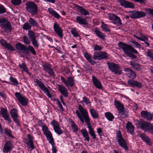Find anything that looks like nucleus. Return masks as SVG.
I'll return each instance as SVG.
<instances>
[{"mask_svg": "<svg viewBox=\"0 0 153 153\" xmlns=\"http://www.w3.org/2000/svg\"><path fill=\"white\" fill-rule=\"evenodd\" d=\"M146 132L153 135V126L152 124L149 126V128L148 129Z\"/></svg>", "mask_w": 153, "mask_h": 153, "instance_id": "nucleus-62", "label": "nucleus"}, {"mask_svg": "<svg viewBox=\"0 0 153 153\" xmlns=\"http://www.w3.org/2000/svg\"><path fill=\"white\" fill-rule=\"evenodd\" d=\"M26 10L33 16L36 15L38 11V8L37 5L34 2L29 1L25 4Z\"/></svg>", "mask_w": 153, "mask_h": 153, "instance_id": "nucleus-3", "label": "nucleus"}, {"mask_svg": "<svg viewBox=\"0 0 153 153\" xmlns=\"http://www.w3.org/2000/svg\"><path fill=\"white\" fill-rule=\"evenodd\" d=\"M42 131L48 140L53 139L52 134L49 130L48 128L46 125H44L42 126Z\"/></svg>", "mask_w": 153, "mask_h": 153, "instance_id": "nucleus-15", "label": "nucleus"}, {"mask_svg": "<svg viewBox=\"0 0 153 153\" xmlns=\"http://www.w3.org/2000/svg\"><path fill=\"white\" fill-rule=\"evenodd\" d=\"M129 12L130 17L133 19H139L146 16V13L142 11L133 10L129 11Z\"/></svg>", "mask_w": 153, "mask_h": 153, "instance_id": "nucleus-9", "label": "nucleus"}, {"mask_svg": "<svg viewBox=\"0 0 153 153\" xmlns=\"http://www.w3.org/2000/svg\"><path fill=\"white\" fill-rule=\"evenodd\" d=\"M0 114L3 118L9 123H11L12 121L10 117L7 109L6 108H1L0 111Z\"/></svg>", "mask_w": 153, "mask_h": 153, "instance_id": "nucleus-16", "label": "nucleus"}, {"mask_svg": "<svg viewBox=\"0 0 153 153\" xmlns=\"http://www.w3.org/2000/svg\"><path fill=\"white\" fill-rule=\"evenodd\" d=\"M0 27L4 33L10 32L12 30L10 22L4 18H0Z\"/></svg>", "mask_w": 153, "mask_h": 153, "instance_id": "nucleus-4", "label": "nucleus"}, {"mask_svg": "<svg viewBox=\"0 0 153 153\" xmlns=\"http://www.w3.org/2000/svg\"><path fill=\"white\" fill-rule=\"evenodd\" d=\"M118 45L128 56L132 59L136 58V56L133 53L137 54L138 53V52L131 46L122 42H119Z\"/></svg>", "mask_w": 153, "mask_h": 153, "instance_id": "nucleus-2", "label": "nucleus"}, {"mask_svg": "<svg viewBox=\"0 0 153 153\" xmlns=\"http://www.w3.org/2000/svg\"><path fill=\"white\" fill-rule=\"evenodd\" d=\"M130 65L133 69L137 71H139L141 69V66L139 64L132 62H130Z\"/></svg>", "mask_w": 153, "mask_h": 153, "instance_id": "nucleus-34", "label": "nucleus"}, {"mask_svg": "<svg viewBox=\"0 0 153 153\" xmlns=\"http://www.w3.org/2000/svg\"><path fill=\"white\" fill-rule=\"evenodd\" d=\"M33 141H28L27 143V146H30V147L32 149H34V146Z\"/></svg>", "mask_w": 153, "mask_h": 153, "instance_id": "nucleus-60", "label": "nucleus"}, {"mask_svg": "<svg viewBox=\"0 0 153 153\" xmlns=\"http://www.w3.org/2000/svg\"><path fill=\"white\" fill-rule=\"evenodd\" d=\"M53 28L54 32L62 39L63 36V31L59 25L57 23H54L53 25Z\"/></svg>", "mask_w": 153, "mask_h": 153, "instance_id": "nucleus-21", "label": "nucleus"}, {"mask_svg": "<svg viewBox=\"0 0 153 153\" xmlns=\"http://www.w3.org/2000/svg\"><path fill=\"white\" fill-rule=\"evenodd\" d=\"M27 49L28 52L30 51V52L33 55H36V51L32 46L30 45H28V48H27Z\"/></svg>", "mask_w": 153, "mask_h": 153, "instance_id": "nucleus-47", "label": "nucleus"}, {"mask_svg": "<svg viewBox=\"0 0 153 153\" xmlns=\"http://www.w3.org/2000/svg\"><path fill=\"white\" fill-rule=\"evenodd\" d=\"M67 84L66 86L68 87L69 86L71 87H73L74 85V78L72 77H69L67 79Z\"/></svg>", "mask_w": 153, "mask_h": 153, "instance_id": "nucleus-33", "label": "nucleus"}, {"mask_svg": "<svg viewBox=\"0 0 153 153\" xmlns=\"http://www.w3.org/2000/svg\"><path fill=\"white\" fill-rule=\"evenodd\" d=\"M71 127L73 131L74 132H76L78 130V127L76 124L74 123L71 125Z\"/></svg>", "mask_w": 153, "mask_h": 153, "instance_id": "nucleus-61", "label": "nucleus"}, {"mask_svg": "<svg viewBox=\"0 0 153 153\" xmlns=\"http://www.w3.org/2000/svg\"><path fill=\"white\" fill-rule=\"evenodd\" d=\"M13 144L11 142L6 141L3 149V153H8L13 147Z\"/></svg>", "mask_w": 153, "mask_h": 153, "instance_id": "nucleus-23", "label": "nucleus"}, {"mask_svg": "<svg viewBox=\"0 0 153 153\" xmlns=\"http://www.w3.org/2000/svg\"><path fill=\"white\" fill-rule=\"evenodd\" d=\"M140 137L141 139L147 144H149L150 142V138L144 134H141L140 135Z\"/></svg>", "mask_w": 153, "mask_h": 153, "instance_id": "nucleus-38", "label": "nucleus"}, {"mask_svg": "<svg viewBox=\"0 0 153 153\" xmlns=\"http://www.w3.org/2000/svg\"><path fill=\"white\" fill-rule=\"evenodd\" d=\"M77 22L81 25H86L88 24L86 18H84L82 16H77L76 19Z\"/></svg>", "mask_w": 153, "mask_h": 153, "instance_id": "nucleus-24", "label": "nucleus"}, {"mask_svg": "<svg viewBox=\"0 0 153 153\" xmlns=\"http://www.w3.org/2000/svg\"><path fill=\"white\" fill-rule=\"evenodd\" d=\"M34 83L36 84L35 85L39 86L42 91L43 92L44 94L50 98L52 97V96L49 91L48 89L46 87L44 83L41 81L37 79H35L34 81Z\"/></svg>", "mask_w": 153, "mask_h": 153, "instance_id": "nucleus-6", "label": "nucleus"}, {"mask_svg": "<svg viewBox=\"0 0 153 153\" xmlns=\"http://www.w3.org/2000/svg\"><path fill=\"white\" fill-rule=\"evenodd\" d=\"M108 18L109 20H112L113 24L117 26H120L122 25L121 19L115 15L110 14Z\"/></svg>", "mask_w": 153, "mask_h": 153, "instance_id": "nucleus-13", "label": "nucleus"}, {"mask_svg": "<svg viewBox=\"0 0 153 153\" xmlns=\"http://www.w3.org/2000/svg\"><path fill=\"white\" fill-rule=\"evenodd\" d=\"M126 127L128 132L131 134H132L134 131V127L132 123L128 121L126 125Z\"/></svg>", "mask_w": 153, "mask_h": 153, "instance_id": "nucleus-31", "label": "nucleus"}, {"mask_svg": "<svg viewBox=\"0 0 153 153\" xmlns=\"http://www.w3.org/2000/svg\"><path fill=\"white\" fill-rule=\"evenodd\" d=\"M71 34L74 37H77L79 36V32L76 30L75 28H72L71 30Z\"/></svg>", "mask_w": 153, "mask_h": 153, "instance_id": "nucleus-46", "label": "nucleus"}, {"mask_svg": "<svg viewBox=\"0 0 153 153\" xmlns=\"http://www.w3.org/2000/svg\"><path fill=\"white\" fill-rule=\"evenodd\" d=\"M48 11L49 13L55 18L57 19H59L60 18L59 15L51 7L48 8Z\"/></svg>", "mask_w": 153, "mask_h": 153, "instance_id": "nucleus-32", "label": "nucleus"}, {"mask_svg": "<svg viewBox=\"0 0 153 153\" xmlns=\"http://www.w3.org/2000/svg\"><path fill=\"white\" fill-rule=\"evenodd\" d=\"M49 143H50L52 146V153H56L57 151L56 149V147L54 146L55 144L53 139L48 140Z\"/></svg>", "mask_w": 153, "mask_h": 153, "instance_id": "nucleus-40", "label": "nucleus"}, {"mask_svg": "<svg viewBox=\"0 0 153 153\" xmlns=\"http://www.w3.org/2000/svg\"><path fill=\"white\" fill-rule=\"evenodd\" d=\"M31 25L28 22H25L22 25V29L25 30H30L31 28Z\"/></svg>", "mask_w": 153, "mask_h": 153, "instance_id": "nucleus-43", "label": "nucleus"}, {"mask_svg": "<svg viewBox=\"0 0 153 153\" xmlns=\"http://www.w3.org/2000/svg\"><path fill=\"white\" fill-rule=\"evenodd\" d=\"M79 110H76V113L79 119L81 122L84 123L85 121L88 126L89 134L92 137L93 139L96 138V135L95 134L94 129L92 128L90 119L89 118L87 111L80 105L78 106Z\"/></svg>", "mask_w": 153, "mask_h": 153, "instance_id": "nucleus-1", "label": "nucleus"}, {"mask_svg": "<svg viewBox=\"0 0 153 153\" xmlns=\"http://www.w3.org/2000/svg\"><path fill=\"white\" fill-rule=\"evenodd\" d=\"M73 6L75 8H76V10H78V11L82 15L87 16L89 14V12L83 7L75 4H73Z\"/></svg>", "mask_w": 153, "mask_h": 153, "instance_id": "nucleus-22", "label": "nucleus"}, {"mask_svg": "<svg viewBox=\"0 0 153 153\" xmlns=\"http://www.w3.org/2000/svg\"><path fill=\"white\" fill-rule=\"evenodd\" d=\"M137 124L139 125L140 128L145 131H146L152 124L150 123L138 120Z\"/></svg>", "mask_w": 153, "mask_h": 153, "instance_id": "nucleus-20", "label": "nucleus"}, {"mask_svg": "<svg viewBox=\"0 0 153 153\" xmlns=\"http://www.w3.org/2000/svg\"><path fill=\"white\" fill-rule=\"evenodd\" d=\"M90 112L92 117L93 118L96 119L98 118L99 115L97 113L93 108H91L90 109Z\"/></svg>", "mask_w": 153, "mask_h": 153, "instance_id": "nucleus-42", "label": "nucleus"}, {"mask_svg": "<svg viewBox=\"0 0 153 153\" xmlns=\"http://www.w3.org/2000/svg\"><path fill=\"white\" fill-rule=\"evenodd\" d=\"M28 35L30 39L31 42L33 46L37 48L39 47V44L37 40L36 39L35 32L33 31L30 30L28 31Z\"/></svg>", "mask_w": 153, "mask_h": 153, "instance_id": "nucleus-11", "label": "nucleus"}, {"mask_svg": "<svg viewBox=\"0 0 153 153\" xmlns=\"http://www.w3.org/2000/svg\"><path fill=\"white\" fill-rule=\"evenodd\" d=\"M54 131L58 135H61L63 134V131L61 130L60 126H58L53 129Z\"/></svg>", "mask_w": 153, "mask_h": 153, "instance_id": "nucleus-48", "label": "nucleus"}, {"mask_svg": "<svg viewBox=\"0 0 153 153\" xmlns=\"http://www.w3.org/2000/svg\"><path fill=\"white\" fill-rule=\"evenodd\" d=\"M19 68L21 69H22L23 71H25L26 72H28V70L26 67V65L25 62L23 63L22 65L19 64Z\"/></svg>", "mask_w": 153, "mask_h": 153, "instance_id": "nucleus-50", "label": "nucleus"}, {"mask_svg": "<svg viewBox=\"0 0 153 153\" xmlns=\"http://www.w3.org/2000/svg\"><path fill=\"white\" fill-rule=\"evenodd\" d=\"M124 71L126 72L127 76L128 78L132 79L136 78V75L134 72L131 69L127 68L124 69Z\"/></svg>", "mask_w": 153, "mask_h": 153, "instance_id": "nucleus-25", "label": "nucleus"}, {"mask_svg": "<svg viewBox=\"0 0 153 153\" xmlns=\"http://www.w3.org/2000/svg\"><path fill=\"white\" fill-rule=\"evenodd\" d=\"M4 47L7 49L8 50L11 51H14L15 50L13 46L9 43H7Z\"/></svg>", "mask_w": 153, "mask_h": 153, "instance_id": "nucleus-52", "label": "nucleus"}, {"mask_svg": "<svg viewBox=\"0 0 153 153\" xmlns=\"http://www.w3.org/2000/svg\"><path fill=\"white\" fill-rule=\"evenodd\" d=\"M16 49L19 51L25 54H28L29 53L27 49V47L20 42L17 43L16 45Z\"/></svg>", "mask_w": 153, "mask_h": 153, "instance_id": "nucleus-18", "label": "nucleus"}, {"mask_svg": "<svg viewBox=\"0 0 153 153\" xmlns=\"http://www.w3.org/2000/svg\"><path fill=\"white\" fill-rule=\"evenodd\" d=\"M56 101H57L56 104L58 106V107L62 111H64V108L60 102L59 100L58 99H56Z\"/></svg>", "mask_w": 153, "mask_h": 153, "instance_id": "nucleus-54", "label": "nucleus"}, {"mask_svg": "<svg viewBox=\"0 0 153 153\" xmlns=\"http://www.w3.org/2000/svg\"><path fill=\"white\" fill-rule=\"evenodd\" d=\"M92 79L94 85L95 87L99 89H101L102 86L101 82L95 76H92Z\"/></svg>", "mask_w": 153, "mask_h": 153, "instance_id": "nucleus-29", "label": "nucleus"}, {"mask_svg": "<svg viewBox=\"0 0 153 153\" xmlns=\"http://www.w3.org/2000/svg\"><path fill=\"white\" fill-rule=\"evenodd\" d=\"M23 40L24 42L27 44H29L30 43V41L29 39L26 36H24L23 37Z\"/></svg>", "mask_w": 153, "mask_h": 153, "instance_id": "nucleus-58", "label": "nucleus"}, {"mask_svg": "<svg viewBox=\"0 0 153 153\" xmlns=\"http://www.w3.org/2000/svg\"><path fill=\"white\" fill-rule=\"evenodd\" d=\"M116 139L118 142L119 145L124 149L126 151L128 149V147L127 143L124 139L122 137L120 131L117 133Z\"/></svg>", "mask_w": 153, "mask_h": 153, "instance_id": "nucleus-8", "label": "nucleus"}, {"mask_svg": "<svg viewBox=\"0 0 153 153\" xmlns=\"http://www.w3.org/2000/svg\"><path fill=\"white\" fill-rule=\"evenodd\" d=\"M94 32L97 36L100 39L103 41L105 40V33L99 30L97 28H95Z\"/></svg>", "mask_w": 153, "mask_h": 153, "instance_id": "nucleus-28", "label": "nucleus"}, {"mask_svg": "<svg viewBox=\"0 0 153 153\" xmlns=\"http://www.w3.org/2000/svg\"><path fill=\"white\" fill-rule=\"evenodd\" d=\"M12 3L14 5H18L21 3V0H11Z\"/></svg>", "mask_w": 153, "mask_h": 153, "instance_id": "nucleus-56", "label": "nucleus"}, {"mask_svg": "<svg viewBox=\"0 0 153 153\" xmlns=\"http://www.w3.org/2000/svg\"><path fill=\"white\" fill-rule=\"evenodd\" d=\"M147 56H148L153 59V51L150 49H148L147 52Z\"/></svg>", "mask_w": 153, "mask_h": 153, "instance_id": "nucleus-55", "label": "nucleus"}, {"mask_svg": "<svg viewBox=\"0 0 153 153\" xmlns=\"http://www.w3.org/2000/svg\"><path fill=\"white\" fill-rule=\"evenodd\" d=\"M10 79L11 82L13 83V84H12V85H17L19 84L18 82L17 79L14 78L13 77L10 76Z\"/></svg>", "mask_w": 153, "mask_h": 153, "instance_id": "nucleus-53", "label": "nucleus"}, {"mask_svg": "<svg viewBox=\"0 0 153 153\" xmlns=\"http://www.w3.org/2000/svg\"><path fill=\"white\" fill-rule=\"evenodd\" d=\"M28 22L31 25V27H38L39 25L36 21L34 20L32 18H29Z\"/></svg>", "mask_w": 153, "mask_h": 153, "instance_id": "nucleus-36", "label": "nucleus"}, {"mask_svg": "<svg viewBox=\"0 0 153 153\" xmlns=\"http://www.w3.org/2000/svg\"><path fill=\"white\" fill-rule=\"evenodd\" d=\"M4 133L9 137L12 138H14V137L12 134V131L10 129L8 128H6L4 129Z\"/></svg>", "mask_w": 153, "mask_h": 153, "instance_id": "nucleus-44", "label": "nucleus"}, {"mask_svg": "<svg viewBox=\"0 0 153 153\" xmlns=\"http://www.w3.org/2000/svg\"><path fill=\"white\" fill-rule=\"evenodd\" d=\"M15 95L22 106H25L28 104V99L24 96H22L20 93L16 92L15 94Z\"/></svg>", "mask_w": 153, "mask_h": 153, "instance_id": "nucleus-12", "label": "nucleus"}, {"mask_svg": "<svg viewBox=\"0 0 153 153\" xmlns=\"http://www.w3.org/2000/svg\"><path fill=\"white\" fill-rule=\"evenodd\" d=\"M82 99L83 100L80 102L81 103H83L84 102L86 105H88L89 103H90V102L89 99L86 97H83Z\"/></svg>", "mask_w": 153, "mask_h": 153, "instance_id": "nucleus-51", "label": "nucleus"}, {"mask_svg": "<svg viewBox=\"0 0 153 153\" xmlns=\"http://www.w3.org/2000/svg\"><path fill=\"white\" fill-rule=\"evenodd\" d=\"M118 2L120 6L125 8H133L134 7V4L133 3L125 0H118Z\"/></svg>", "mask_w": 153, "mask_h": 153, "instance_id": "nucleus-17", "label": "nucleus"}, {"mask_svg": "<svg viewBox=\"0 0 153 153\" xmlns=\"http://www.w3.org/2000/svg\"><path fill=\"white\" fill-rule=\"evenodd\" d=\"M128 83L129 85L133 87L135 86L139 88H141L142 86L141 83L131 79H130L128 81Z\"/></svg>", "mask_w": 153, "mask_h": 153, "instance_id": "nucleus-26", "label": "nucleus"}, {"mask_svg": "<svg viewBox=\"0 0 153 153\" xmlns=\"http://www.w3.org/2000/svg\"><path fill=\"white\" fill-rule=\"evenodd\" d=\"M6 11V9L3 5L0 6V14L4 13Z\"/></svg>", "mask_w": 153, "mask_h": 153, "instance_id": "nucleus-63", "label": "nucleus"}, {"mask_svg": "<svg viewBox=\"0 0 153 153\" xmlns=\"http://www.w3.org/2000/svg\"><path fill=\"white\" fill-rule=\"evenodd\" d=\"M101 27L102 30L106 32H109L110 30L108 28V25L105 24L103 22H102Z\"/></svg>", "mask_w": 153, "mask_h": 153, "instance_id": "nucleus-45", "label": "nucleus"}, {"mask_svg": "<svg viewBox=\"0 0 153 153\" xmlns=\"http://www.w3.org/2000/svg\"><path fill=\"white\" fill-rule=\"evenodd\" d=\"M145 10V12H146L148 14L153 16V9L146 8Z\"/></svg>", "mask_w": 153, "mask_h": 153, "instance_id": "nucleus-57", "label": "nucleus"}, {"mask_svg": "<svg viewBox=\"0 0 153 153\" xmlns=\"http://www.w3.org/2000/svg\"><path fill=\"white\" fill-rule=\"evenodd\" d=\"M58 90L61 94L65 97H66L68 95V93L66 88L64 86L60 85H58Z\"/></svg>", "mask_w": 153, "mask_h": 153, "instance_id": "nucleus-27", "label": "nucleus"}, {"mask_svg": "<svg viewBox=\"0 0 153 153\" xmlns=\"http://www.w3.org/2000/svg\"><path fill=\"white\" fill-rule=\"evenodd\" d=\"M114 105L119 111L121 110H122L123 109V105L119 101L115 100H114Z\"/></svg>", "mask_w": 153, "mask_h": 153, "instance_id": "nucleus-35", "label": "nucleus"}, {"mask_svg": "<svg viewBox=\"0 0 153 153\" xmlns=\"http://www.w3.org/2000/svg\"><path fill=\"white\" fill-rule=\"evenodd\" d=\"M51 124L53 126V129L60 126L58 122L54 119L52 120Z\"/></svg>", "mask_w": 153, "mask_h": 153, "instance_id": "nucleus-49", "label": "nucleus"}, {"mask_svg": "<svg viewBox=\"0 0 153 153\" xmlns=\"http://www.w3.org/2000/svg\"><path fill=\"white\" fill-rule=\"evenodd\" d=\"M0 43L4 47L7 43L5 40L1 39L0 40Z\"/></svg>", "mask_w": 153, "mask_h": 153, "instance_id": "nucleus-64", "label": "nucleus"}, {"mask_svg": "<svg viewBox=\"0 0 153 153\" xmlns=\"http://www.w3.org/2000/svg\"><path fill=\"white\" fill-rule=\"evenodd\" d=\"M18 113V111L16 108L12 109L10 111L11 117L13 119V121L16 123L17 126H19L20 124L18 119L19 116Z\"/></svg>", "mask_w": 153, "mask_h": 153, "instance_id": "nucleus-10", "label": "nucleus"}, {"mask_svg": "<svg viewBox=\"0 0 153 153\" xmlns=\"http://www.w3.org/2000/svg\"><path fill=\"white\" fill-rule=\"evenodd\" d=\"M119 113L120 114V117L122 118H126L128 116V111L127 110H124L123 109L122 110H121L119 111Z\"/></svg>", "mask_w": 153, "mask_h": 153, "instance_id": "nucleus-41", "label": "nucleus"}, {"mask_svg": "<svg viewBox=\"0 0 153 153\" xmlns=\"http://www.w3.org/2000/svg\"><path fill=\"white\" fill-rule=\"evenodd\" d=\"M84 56L91 65H94L96 63L92 59V57L91 55L87 52L84 53Z\"/></svg>", "mask_w": 153, "mask_h": 153, "instance_id": "nucleus-30", "label": "nucleus"}, {"mask_svg": "<svg viewBox=\"0 0 153 153\" xmlns=\"http://www.w3.org/2000/svg\"><path fill=\"white\" fill-rule=\"evenodd\" d=\"M81 132L83 137L85 138L87 141L89 142L90 140V137L89 136L88 131L85 129L82 128L81 130Z\"/></svg>", "mask_w": 153, "mask_h": 153, "instance_id": "nucleus-37", "label": "nucleus"}, {"mask_svg": "<svg viewBox=\"0 0 153 153\" xmlns=\"http://www.w3.org/2000/svg\"><path fill=\"white\" fill-rule=\"evenodd\" d=\"M109 55L105 52L95 51L94 53L93 58L94 59L100 60L104 59H107Z\"/></svg>", "mask_w": 153, "mask_h": 153, "instance_id": "nucleus-7", "label": "nucleus"}, {"mask_svg": "<svg viewBox=\"0 0 153 153\" xmlns=\"http://www.w3.org/2000/svg\"><path fill=\"white\" fill-rule=\"evenodd\" d=\"M43 70L48 74L51 76L55 77V74L53 71L51 65L48 63H45L43 65Z\"/></svg>", "mask_w": 153, "mask_h": 153, "instance_id": "nucleus-14", "label": "nucleus"}, {"mask_svg": "<svg viewBox=\"0 0 153 153\" xmlns=\"http://www.w3.org/2000/svg\"><path fill=\"white\" fill-rule=\"evenodd\" d=\"M102 47L97 45H96L94 46L93 48L95 51H101L102 49Z\"/></svg>", "mask_w": 153, "mask_h": 153, "instance_id": "nucleus-59", "label": "nucleus"}, {"mask_svg": "<svg viewBox=\"0 0 153 153\" xmlns=\"http://www.w3.org/2000/svg\"><path fill=\"white\" fill-rule=\"evenodd\" d=\"M141 117L147 121L152 120L153 115L149 112L146 111H142L140 112Z\"/></svg>", "mask_w": 153, "mask_h": 153, "instance_id": "nucleus-19", "label": "nucleus"}, {"mask_svg": "<svg viewBox=\"0 0 153 153\" xmlns=\"http://www.w3.org/2000/svg\"><path fill=\"white\" fill-rule=\"evenodd\" d=\"M107 64L109 69L112 73L118 75H120L122 74V71L120 70L119 65L110 61L107 62Z\"/></svg>", "mask_w": 153, "mask_h": 153, "instance_id": "nucleus-5", "label": "nucleus"}, {"mask_svg": "<svg viewBox=\"0 0 153 153\" xmlns=\"http://www.w3.org/2000/svg\"><path fill=\"white\" fill-rule=\"evenodd\" d=\"M105 115L108 120L110 121H112L114 118V115L109 112H105Z\"/></svg>", "mask_w": 153, "mask_h": 153, "instance_id": "nucleus-39", "label": "nucleus"}]
</instances>
